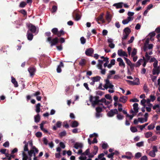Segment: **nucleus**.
I'll return each instance as SVG.
<instances>
[{"label": "nucleus", "instance_id": "1", "mask_svg": "<svg viewBox=\"0 0 160 160\" xmlns=\"http://www.w3.org/2000/svg\"><path fill=\"white\" fill-rule=\"evenodd\" d=\"M46 41L49 42L50 46L52 47L58 44L59 42V38L58 37H55L53 39L52 37L47 38Z\"/></svg>", "mask_w": 160, "mask_h": 160}, {"label": "nucleus", "instance_id": "2", "mask_svg": "<svg viewBox=\"0 0 160 160\" xmlns=\"http://www.w3.org/2000/svg\"><path fill=\"white\" fill-rule=\"evenodd\" d=\"M28 30L29 32L30 31L32 33H34L36 32V28L35 26L33 25L32 23H29L28 26Z\"/></svg>", "mask_w": 160, "mask_h": 160}, {"label": "nucleus", "instance_id": "3", "mask_svg": "<svg viewBox=\"0 0 160 160\" xmlns=\"http://www.w3.org/2000/svg\"><path fill=\"white\" fill-rule=\"evenodd\" d=\"M118 114V112L117 109H111L107 113V115L109 117H112L115 114Z\"/></svg>", "mask_w": 160, "mask_h": 160}, {"label": "nucleus", "instance_id": "4", "mask_svg": "<svg viewBox=\"0 0 160 160\" xmlns=\"http://www.w3.org/2000/svg\"><path fill=\"white\" fill-rule=\"evenodd\" d=\"M34 151L36 153H38V150L35 146H33L32 148V149L28 151V154L30 157L31 158L32 156V155L34 152Z\"/></svg>", "mask_w": 160, "mask_h": 160}, {"label": "nucleus", "instance_id": "5", "mask_svg": "<svg viewBox=\"0 0 160 160\" xmlns=\"http://www.w3.org/2000/svg\"><path fill=\"white\" fill-rule=\"evenodd\" d=\"M28 71L30 74V76L32 77L35 74L36 69L33 67H30L28 68Z\"/></svg>", "mask_w": 160, "mask_h": 160}, {"label": "nucleus", "instance_id": "6", "mask_svg": "<svg viewBox=\"0 0 160 160\" xmlns=\"http://www.w3.org/2000/svg\"><path fill=\"white\" fill-rule=\"evenodd\" d=\"M118 55L120 57H128V55L127 53L125 51H123L122 49H119L118 50Z\"/></svg>", "mask_w": 160, "mask_h": 160}, {"label": "nucleus", "instance_id": "7", "mask_svg": "<svg viewBox=\"0 0 160 160\" xmlns=\"http://www.w3.org/2000/svg\"><path fill=\"white\" fill-rule=\"evenodd\" d=\"M94 52L93 49L91 48L87 49L85 51V54L88 56H91Z\"/></svg>", "mask_w": 160, "mask_h": 160}, {"label": "nucleus", "instance_id": "8", "mask_svg": "<svg viewBox=\"0 0 160 160\" xmlns=\"http://www.w3.org/2000/svg\"><path fill=\"white\" fill-rule=\"evenodd\" d=\"M64 67V65L62 62H60V64L58 66L57 68V72L58 73H60L62 72L61 68Z\"/></svg>", "mask_w": 160, "mask_h": 160}, {"label": "nucleus", "instance_id": "9", "mask_svg": "<svg viewBox=\"0 0 160 160\" xmlns=\"http://www.w3.org/2000/svg\"><path fill=\"white\" fill-rule=\"evenodd\" d=\"M160 72V68L159 67H158L157 68H154L152 70V74L153 75L157 74L158 75Z\"/></svg>", "mask_w": 160, "mask_h": 160}, {"label": "nucleus", "instance_id": "10", "mask_svg": "<svg viewBox=\"0 0 160 160\" xmlns=\"http://www.w3.org/2000/svg\"><path fill=\"white\" fill-rule=\"evenodd\" d=\"M87 62V61L86 59L83 58L81 59L79 62V65L82 67H83L86 65Z\"/></svg>", "mask_w": 160, "mask_h": 160}, {"label": "nucleus", "instance_id": "11", "mask_svg": "<svg viewBox=\"0 0 160 160\" xmlns=\"http://www.w3.org/2000/svg\"><path fill=\"white\" fill-rule=\"evenodd\" d=\"M117 61L119 62V65L120 66H123V68L125 67V65L122 59L120 58H118L117 59Z\"/></svg>", "mask_w": 160, "mask_h": 160}, {"label": "nucleus", "instance_id": "12", "mask_svg": "<svg viewBox=\"0 0 160 160\" xmlns=\"http://www.w3.org/2000/svg\"><path fill=\"white\" fill-rule=\"evenodd\" d=\"M93 98V97L91 95L90 97L89 100L90 101L92 102V105L94 107L95 105H98L99 102L96 101L95 100L93 101L92 99Z\"/></svg>", "mask_w": 160, "mask_h": 160}, {"label": "nucleus", "instance_id": "13", "mask_svg": "<svg viewBox=\"0 0 160 160\" xmlns=\"http://www.w3.org/2000/svg\"><path fill=\"white\" fill-rule=\"evenodd\" d=\"M123 3L122 2H120L118 3H115L113 4V6L116 7L117 9L121 8L122 7V5Z\"/></svg>", "mask_w": 160, "mask_h": 160}, {"label": "nucleus", "instance_id": "14", "mask_svg": "<svg viewBox=\"0 0 160 160\" xmlns=\"http://www.w3.org/2000/svg\"><path fill=\"white\" fill-rule=\"evenodd\" d=\"M128 99V97L126 96H123L119 98V101L123 103H125Z\"/></svg>", "mask_w": 160, "mask_h": 160}, {"label": "nucleus", "instance_id": "15", "mask_svg": "<svg viewBox=\"0 0 160 160\" xmlns=\"http://www.w3.org/2000/svg\"><path fill=\"white\" fill-rule=\"evenodd\" d=\"M133 109L134 110L135 112L136 113L135 115L136 114V113H137L138 112V104L137 103H134L133 105Z\"/></svg>", "mask_w": 160, "mask_h": 160}, {"label": "nucleus", "instance_id": "16", "mask_svg": "<svg viewBox=\"0 0 160 160\" xmlns=\"http://www.w3.org/2000/svg\"><path fill=\"white\" fill-rule=\"evenodd\" d=\"M27 34L28 39L30 41L32 40L33 38V35L30 33L29 31H27Z\"/></svg>", "mask_w": 160, "mask_h": 160}, {"label": "nucleus", "instance_id": "17", "mask_svg": "<svg viewBox=\"0 0 160 160\" xmlns=\"http://www.w3.org/2000/svg\"><path fill=\"white\" fill-rule=\"evenodd\" d=\"M11 82L14 85V87H17L18 86V83L16 81L15 78L12 76L11 77Z\"/></svg>", "mask_w": 160, "mask_h": 160}, {"label": "nucleus", "instance_id": "18", "mask_svg": "<svg viewBox=\"0 0 160 160\" xmlns=\"http://www.w3.org/2000/svg\"><path fill=\"white\" fill-rule=\"evenodd\" d=\"M101 79V77L99 76H96V77L91 78V79L92 80V81H94V82L99 81Z\"/></svg>", "mask_w": 160, "mask_h": 160}, {"label": "nucleus", "instance_id": "19", "mask_svg": "<svg viewBox=\"0 0 160 160\" xmlns=\"http://www.w3.org/2000/svg\"><path fill=\"white\" fill-rule=\"evenodd\" d=\"M106 20L108 22V23H109L112 20V16L110 14L107 13L106 16Z\"/></svg>", "mask_w": 160, "mask_h": 160}, {"label": "nucleus", "instance_id": "20", "mask_svg": "<svg viewBox=\"0 0 160 160\" xmlns=\"http://www.w3.org/2000/svg\"><path fill=\"white\" fill-rule=\"evenodd\" d=\"M65 34V32L63 31V29H61L60 31H58L57 36L59 37H60L62 35H64Z\"/></svg>", "mask_w": 160, "mask_h": 160}, {"label": "nucleus", "instance_id": "21", "mask_svg": "<svg viewBox=\"0 0 160 160\" xmlns=\"http://www.w3.org/2000/svg\"><path fill=\"white\" fill-rule=\"evenodd\" d=\"M82 144L81 143L76 142L74 145V147L76 149L79 148H81L82 147Z\"/></svg>", "mask_w": 160, "mask_h": 160}, {"label": "nucleus", "instance_id": "22", "mask_svg": "<svg viewBox=\"0 0 160 160\" xmlns=\"http://www.w3.org/2000/svg\"><path fill=\"white\" fill-rule=\"evenodd\" d=\"M78 125V122L76 121H74L72 122L71 126L72 128H76L77 127Z\"/></svg>", "mask_w": 160, "mask_h": 160}, {"label": "nucleus", "instance_id": "23", "mask_svg": "<svg viewBox=\"0 0 160 160\" xmlns=\"http://www.w3.org/2000/svg\"><path fill=\"white\" fill-rule=\"evenodd\" d=\"M96 21L98 22V24H100V22H99V21H102L104 22V20L103 19V16L102 15H100L96 19Z\"/></svg>", "mask_w": 160, "mask_h": 160}, {"label": "nucleus", "instance_id": "24", "mask_svg": "<svg viewBox=\"0 0 160 160\" xmlns=\"http://www.w3.org/2000/svg\"><path fill=\"white\" fill-rule=\"evenodd\" d=\"M41 104L40 103H38L36 106V112L38 113L40 112Z\"/></svg>", "mask_w": 160, "mask_h": 160}, {"label": "nucleus", "instance_id": "25", "mask_svg": "<svg viewBox=\"0 0 160 160\" xmlns=\"http://www.w3.org/2000/svg\"><path fill=\"white\" fill-rule=\"evenodd\" d=\"M40 118L39 114L34 116V121L36 122H39Z\"/></svg>", "mask_w": 160, "mask_h": 160}, {"label": "nucleus", "instance_id": "26", "mask_svg": "<svg viewBox=\"0 0 160 160\" xmlns=\"http://www.w3.org/2000/svg\"><path fill=\"white\" fill-rule=\"evenodd\" d=\"M124 33L126 34H128V35L131 32L130 29L128 27L125 28L124 29Z\"/></svg>", "mask_w": 160, "mask_h": 160}, {"label": "nucleus", "instance_id": "27", "mask_svg": "<svg viewBox=\"0 0 160 160\" xmlns=\"http://www.w3.org/2000/svg\"><path fill=\"white\" fill-rule=\"evenodd\" d=\"M143 61V59H140L136 62L135 66L136 67H138L141 65V62H142Z\"/></svg>", "mask_w": 160, "mask_h": 160}, {"label": "nucleus", "instance_id": "28", "mask_svg": "<svg viewBox=\"0 0 160 160\" xmlns=\"http://www.w3.org/2000/svg\"><path fill=\"white\" fill-rule=\"evenodd\" d=\"M152 133L151 132H148L145 133V137L146 138H148L152 136Z\"/></svg>", "mask_w": 160, "mask_h": 160}, {"label": "nucleus", "instance_id": "29", "mask_svg": "<svg viewBox=\"0 0 160 160\" xmlns=\"http://www.w3.org/2000/svg\"><path fill=\"white\" fill-rule=\"evenodd\" d=\"M22 160H27L29 158L27 154L24 152H22Z\"/></svg>", "mask_w": 160, "mask_h": 160}, {"label": "nucleus", "instance_id": "30", "mask_svg": "<svg viewBox=\"0 0 160 160\" xmlns=\"http://www.w3.org/2000/svg\"><path fill=\"white\" fill-rule=\"evenodd\" d=\"M51 31L54 35H57L58 31L57 28H54L52 29Z\"/></svg>", "mask_w": 160, "mask_h": 160}, {"label": "nucleus", "instance_id": "31", "mask_svg": "<svg viewBox=\"0 0 160 160\" xmlns=\"http://www.w3.org/2000/svg\"><path fill=\"white\" fill-rule=\"evenodd\" d=\"M127 81L129 82L130 85H138L139 84V82H136L130 81V80H127Z\"/></svg>", "mask_w": 160, "mask_h": 160}, {"label": "nucleus", "instance_id": "32", "mask_svg": "<svg viewBox=\"0 0 160 160\" xmlns=\"http://www.w3.org/2000/svg\"><path fill=\"white\" fill-rule=\"evenodd\" d=\"M126 62L127 64L131 68L133 67L134 65V64H132L131 61L129 59Z\"/></svg>", "mask_w": 160, "mask_h": 160}, {"label": "nucleus", "instance_id": "33", "mask_svg": "<svg viewBox=\"0 0 160 160\" xmlns=\"http://www.w3.org/2000/svg\"><path fill=\"white\" fill-rule=\"evenodd\" d=\"M128 34H126L125 33L123 34V37L122 38V42H123V41L124 40H126L128 36ZM122 44L123 45H124V43H123V42H122Z\"/></svg>", "mask_w": 160, "mask_h": 160}, {"label": "nucleus", "instance_id": "34", "mask_svg": "<svg viewBox=\"0 0 160 160\" xmlns=\"http://www.w3.org/2000/svg\"><path fill=\"white\" fill-rule=\"evenodd\" d=\"M27 3L26 2L22 1L20 2L19 7L20 8H23L25 7Z\"/></svg>", "mask_w": 160, "mask_h": 160}, {"label": "nucleus", "instance_id": "35", "mask_svg": "<svg viewBox=\"0 0 160 160\" xmlns=\"http://www.w3.org/2000/svg\"><path fill=\"white\" fill-rule=\"evenodd\" d=\"M74 13L75 15V20L77 21L80 20L81 18V16L78 13H76L75 12H74Z\"/></svg>", "mask_w": 160, "mask_h": 160}, {"label": "nucleus", "instance_id": "36", "mask_svg": "<svg viewBox=\"0 0 160 160\" xmlns=\"http://www.w3.org/2000/svg\"><path fill=\"white\" fill-rule=\"evenodd\" d=\"M98 148L97 146H95L93 147V151L92 152L94 154L96 155L98 151Z\"/></svg>", "mask_w": 160, "mask_h": 160}, {"label": "nucleus", "instance_id": "37", "mask_svg": "<svg viewBox=\"0 0 160 160\" xmlns=\"http://www.w3.org/2000/svg\"><path fill=\"white\" fill-rule=\"evenodd\" d=\"M130 130L132 132H135L138 131L137 128L135 127H131Z\"/></svg>", "mask_w": 160, "mask_h": 160}, {"label": "nucleus", "instance_id": "38", "mask_svg": "<svg viewBox=\"0 0 160 160\" xmlns=\"http://www.w3.org/2000/svg\"><path fill=\"white\" fill-rule=\"evenodd\" d=\"M157 136L155 135L152 137L151 138L149 139L148 140H150L152 142H153L155 141L156 139H157Z\"/></svg>", "mask_w": 160, "mask_h": 160}, {"label": "nucleus", "instance_id": "39", "mask_svg": "<svg viewBox=\"0 0 160 160\" xmlns=\"http://www.w3.org/2000/svg\"><path fill=\"white\" fill-rule=\"evenodd\" d=\"M148 130L153 129L155 128L154 124L153 123H151V124L148 126Z\"/></svg>", "mask_w": 160, "mask_h": 160}, {"label": "nucleus", "instance_id": "40", "mask_svg": "<svg viewBox=\"0 0 160 160\" xmlns=\"http://www.w3.org/2000/svg\"><path fill=\"white\" fill-rule=\"evenodd\" d=\"M137 52V49L135 48H134L131 54V56L132 57H133L136 54Z\"/></svg>", "mask_w": 160, "mask_h": 160}, {"label": "nucleus", "instance_id": "41", "mask_svg": "<svg viewBox=\"0 0 160 160\" xmlns=\"http://www.w3.org/2000/svg\"><path fill=\"white\" fill-rule=\"evenodd\" d=\"M117 117L118 120H121L123 119L124 118V116L122 115H121V114H117Z\"/></svg>", "mask_w": 160, "mask_h": 160}, {"label": "nucleus", "instance_id": "42", "mask_svg": "<svg viewBox=\"0 0 160 160\" xmlns=\"http://www.w3.org/2000/svg\"><path fill=\"white\" fill-rule=\"evenodd\" d=\"M145 56L146 58L145 59L146 60V61L148 62V61L150 60V56L148 55V53L147 52H146Z\"/></svg>", "mask_w": 160, "mask_h": 160}, {"label": "nucleus", "instance_id": "43", "mask_svg": "<svg viewBox=\"0 0 160 160\" xmlns=\"http://www.w3.org/2000/svg\"><path fill=\"white\" fill-rule=\"evenodd\" d=\"M96 110L97 112L100 113L102 112V108L98 107L96 108Z\"/></svg>", "mask_w": 160, "mask_h": 160}, {"label": "nucleus", "instance_id": "44", "mask_svg": "<svg viewBox=\"0 0 160 160\" xmlns=\"http://www.w3.org/2000/svg\"><path fill=\"white\" fill-rule=\"evenodd\" d=\"M67 134L66 132L65 131H63L60 132L59 133V135L60 137H62L65 136Z\"/></svg>", "mask_w": 160, "mask_h": 160}, {"label": "nucleus", "instance_id": "45", "mask_svg": "<svg viewBox=\"0 0 160 160\" xmlns=\"http://www.w3.org/2000/svg\"><path fill=\"white\" fill-rule=\"evenodd\" d=\"M141 157V153L140 152H137L136 153L135 156V158H136L138 159Z\"/></svg>", "mask_w": 160, "mask_h": 160}, {"label": "nucleus", "instance_id": "46", "mask_svg": "<svg viewBox=\"0 0 160 160\" xmlns=\"http://www.w3.org/2000/svg\"><path fill=\"white\" fill-rule=\"evenodd\" d=\"M80 41L81 43L82 44H84L86 42V40L83 37H82L80 38Z\"/></svg>", "mask_w": 160, "mask_h": 160}, {"label": "nucleus", "instance_id": "47", "mask_svg": "<svg viewBox=\"0 0 160 160\" xmlns=\"http://www.w3.org/2000/svg\"><path fill=\"white\" fill-rule=\"evenodd\" d=\"M148 124V123H146L142 125H139V127L141 130H142V129Z\"/></svg>", "mask_w": 160, "mask_h": 160}, {"label": "nucleus", "instance_id": "48", "mask_svg": "<svg viewBox=\"0 0 160 160\" xmlns=\"http://www.w3.org/2000/svg\"><path fill=\"white\" fill-rule=\"evenodd\" d=\"M144 145L143 142L142 141L140 142L137 143L136 144V146L138 147H141L143 146Z\"/></svg>", "mask_w": 160, "mask_h": 160}, {"label": "nucleus", "instance_id": "49", "mask_svg": "<svg viewBox=\"0 0 160 160\" xmlns=\"http://www.w3.org/2000/svg\"><path fill=\"white\" fill-rule=\"evenodd\" d=\"M149 155L151 157H154L156 156V154L155 152L152 151H150L149 153Z\"/></svg>", "mask_w": 160, "mask_h": 160}, {"label": "nucleus", "instance_id": "50", "mask_svg": "<svg viewBox=\"0 0 160 160\" xmlns=\"http://www.w3.org/2000/svg\"><path fill=\"white\" fill-rule=\"evenodd\" d=\"M51 33L50 32H47L45 33V36L48 38L52 37H51Z\"/></svg>", "mask_w": 160, "mask_h": 160}, {"label": "nucleus", "instance_id": "51", "mask_svg": "<svg viewBox=\"0 0 160 160\" xmlns=\"http://www.w3.org/2000/svg\"><path fill=\"white\" fill-rule=\"evenodd\" d=\"M150 99L151 101L153 102L156 99V97L154 95H151L150 96Z\"/></svg>", "mask_w": 160, "mask_h": 160}, {"label": "nucleus", "instance_id": "52", "mask_svg": "<svg viewBox=\"0 0 160 160\" xmlns=\"http://www.w3.org/2000/svg\"><path fill=\"white\" fill-rule=\"evenodd\" d=\"M89 149H88L84 152L82 153V155H88L89 154Z\"/></svg>", "mask_w": 160, "mask_h": 160}, {"label": "nucleus", "instance_id": "53", "mask_svg": "<svg viewBox=\"0 0 160 160\" xmlns=\"http://www.w3.org/2000/svg\"><path fill=\"white\" fill-rule=\"evenodd\" d=\"M52 12H56L57 10V7L55 5L53 6L52 8Z\"/></svg>", "mask_w": 160, "mask_h": 160}, {"label": "nucleus", "instance_id": "54", "mask_svg": "<svg viewBox=\"0 0 160 160\" xmlns=\"http://www.w3.org/2000/svg\"><path fill=\"white\" fill-rule=\"evenodd\" d=\"M151 80L153 82H155L156 80L157 77L156 76L151 75Z\"/></svg>", "mask_w": 160, "mask_h": 160}, {"label": "nucleus", "instance_id": "55", "mask_svg": "<svg viewBox=\"0 0 160 160\" xmlns=\"http://www.w3.org/2000/svg\"><path fill=\"white\" fill-rule=\"evenodd\" d=\"M42 133L41 132H37L36 133V136L38 138H40L42 136Z\"/></svg>", "mask_w": 160, "mask_h": 160}, {"label": "nucleus", "instance_id": "56", "mask_svg": "<svg viewBox=\"0 0 160 160\" xmlns=\"http://www.w3.org/2000/svg\"><path fill=\"white\" fill-rule=\"evenodd\" d=\"M28 144H26L25 145L24 147V151L25 152L28 151H29L28 148Z\"/></svg>", "mask_w": 160, "mask_h": 160}, {"label": "nucleus", "instance_id": "57", "mask_svg": "<svg viewBox=\"0 0 160 160\" xmlns=\"http://www.w3.org/2000/svg\"><path fill=\"white\" fill-rule=\"evenodd\" d=\"M57 128H60L62 125V122L60 121H58L56 124Z\"/></svg>", "mask_w": 160, "mask_h": 160}, {"label": "nucleus", "instance_id": "58", "mask_svg": "<svg viewBox=\"0 0 160 160\" xmlns=\"http://www.w3.org/2000/svg\"><path fill=\"white\" fill-rule=\"evenodd\" d=\"M146 102V100L145 99H143L141 101V103L142 105L143 106H145V103Z\"/></svg>", "mask_w": 160, "mask_h": 160}, {"label": "nucleus", "instance_id": "59", "mask_svg": "<svg viewBox=\"0 0 160 160\" xmlns=\"http://www.w3.org/2000/svg\"><path fill=\"white\" fill-rule=\"evenodd\" d=\"M152 151L154 152L155 153V152H158V149L157 147L156 146H153L152 148Z\"/></svg>", "mask_w": 160, "mask_h": 160}, {"label": "nucleus", "instance_id": "60", "mask_svg": "<svg viewBox=\"0 0 160 160\" xmlns=\"http://www.w3.org/2000/svg\"><path fill=\"white\" fill-rule=\"evenodd\" d=\"M134 39V38L133 36H132L131 37L130 39V40H128V44H130L132 42Z\"/></svg>", "mask_w": 160, "mask_h": 160}, {"label": "nucleus", "instance_id": "61", "mask_svg": "<svg viewBox=\"0 0 160 160\" xmlns=\"http://www.w3.org/2000/svg\"><path fill=\"white\" fill-rule=\"evenodd\" d=\"M108 146L107 143H104L102 144V148L103 149H106L108 148Z\"/></svg>", "mask_w": 160, "mask_h": 160}, {"label": "nucleus", "instance_id": "62", "mask_svg": "<svg viewBox=\"0 0 160 160\" xmlns=\"http://www.w3.org/2000/svg\"><path fill=\"white\" fill-rule=\"evenodd\" d=\"M9 145V142L8 141L6 142L3 144V146L5 147H8Z\"/></svg>", "mask_w": 160, "mask_h": 160}, {"label": "nucleus", "instance_id": "63", "mask_svg": "<svg viewBox=\"0 0 160 160\" xmlns=\"http://www.w3.org/2000/svg\"><path fill=\"white\" fill-rule=\"evenodd\" d=\"M158 61L157 60H156L153 64V66L154 68H158Z\"/></svg>", "mask_w": 160, "mask_h": 160}, {"label": "nucleus", "instance_id": "64", "mask_svg": "<svg viewBox=\"0 0 160 160\" xmlns=\"http://www.w3.org/2000/svg\"><path fill=\"white\" fill-rule=\"evenodd\" d=\"M60 147L64 149L65 148V146L64 144L62 142H61L59 143Z\"/></svg>", "mask_w": 160, "mask_h": 160}]
</instances>
